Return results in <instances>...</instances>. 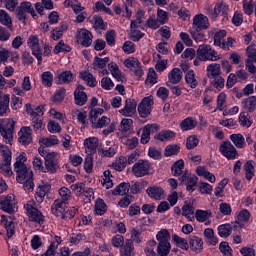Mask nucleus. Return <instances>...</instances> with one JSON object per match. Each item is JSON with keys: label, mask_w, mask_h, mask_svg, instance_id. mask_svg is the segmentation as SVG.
Here are the masks:
<instances>
[{"label": "nucleus", "mask_w": 256, "mask_h": 256, "mask_svg": "<svg viewBox=\"0 0 256 256\" xmlns=\"http://www.w3.org/2000/svg\"><path fill=\"white\" fill-rule=\"evenodd\" d=\"M27 161V154L21 152L20 155L16 158L14 163V171L16 173L17 183L29 185V189H33V171H29L25 162Z\"/></svg>", "instance_id": "f257e3e1"}, {"label": "nucleus", "mask_w": 256, "mask_h": 256, "mask_svg": "<svg viewBox=\"0 0 256 256\" xmlns=\"http://www.w3.org/2000/svg\"><path fill=\"white\" fill-rule=\"evenodd\" d=\"M153 173H155V169H153V164H151L149 160L139 159L132 166V174L134 177H147L149 175H153Z\"/></svg>", "instance_id": "f03ea898"}, {"label": "nucleus", "mask_w": 256, "mask_h": 256, "mask_svg": "<svg viewBox=\"0 0 256 256\" xmlns=\"http://www.w3.org/2000/svg\"><path fill=\"white\" fill-rule=\"evenodd\" d=\"M13 133H15V122L13 118H5L0 121V134L4 143L11 145L13 143Z\"/></svg>", "instance_id": "7ed1b4c3"}, {"label": "nucleus", "mask_w": 256, "mask_h": 256, "mask_svg": "<svg viewBox=\"0 0 256 256\" xmlns=\"http://www.w3.org/2000/svg\"><path fill=\"white\" fill-rule=\"evenodd\" d=\"M196 55L202 58L203 62L219 61V59H221V56H219V54L215 51V49H213L209 44L199 45L196 51Z\"/></svg>", "instance_id": "20e7f679"}, {"label": "nucleus", "mask_w": 256, "mask_h": 256, "mask_svg": "<svg viewBox=\"0 0 256 256\" xmlns=\"http://www.w3.org/2000/svg\"><path fill=\"white\" fill-rule=\"evenodd\" d=\"M219 152L227 161H235V159L239 158V151H237V148L229 140H225L220 144Z\"/></svg>", "instance_id": "39448f33"}, {"label": "nucleus", "mask_w": 256, "mask_h": 256, "mask_svg": "<svg viewBox=\"0 0 256 256\" xmlns=\"http://www.w3.org/2000/svg\"><path fill=\"white\" fill-rule=\"evenodd\" d=\"M27 13H29L34 19L39 18V16L35 13V9L33 8L31 2H22L16 9V17L18 21L25 23L27 20Z\"/></svg>", "instance_id": "423d86ee"}, {"label": "nucleus", "mask_w": 256, "mask_h": 256, "mask_svg": "<svg viewBox=\"0 0 256 256\" xmlns=\"http://www.w3.org/2000/svg\"><path fill=\"white\" fill-rule=\"evenodd\" d=\"M153 105H155V101L153 100L152 95L144 97L138 105L139 116L142 119H147L153 111Z\"/></svg>", "instance_id": "0eeeda50"}, {"label": "nucleus", "mask_w": 256, "mask_h": 256, "mask_svg": "<svg viewBox=\"0 0 256 256\" xmlns=\"http://www.w3.org/2000/svg\"><path fill=\"white\" fill-rule=\"evenodd\" d=\"M24 209L31 221L38 223V225L45 223V216L39 209L35 208L32 203L24 204Z\"/></svg>", "instance_id": "6e6552de"}, {"label": "nucleus", "mask_w": 256, "mask_h": 256, "mask_svg": "<svg viewBox=\"0 0 256 256\" xmlns=\"http://www.w3.org/2000/svg\"><path fill=\"white\" fill-rule=\"evenodd\" d=\"M211 27V23H209V17L205 14H196L193 17L192 22V30L193 31H207Z\"/></svg>", "instance_id": "1a4fd4ad"}, {"label": "nucleus", "mask_w": 256, "mask_h": 256, "mask_svg": "<svg viewBox=\"0 0 256 256\" xmlns=\"http://www.w3.org/2000/svg\"><path fill=\"white\" fill-rule=\"evenodd\" d=\"M179 181L180 185H186V191H188V193H193L197 183H199V177H197V175L189 176L186 171L179 177Z\"/></svg>", "instance_id": "9d476101"}, {"label": "nucleus", "mask_w": 256, "mask_h": 256, "mask_svg": "<svg viewBox=\"0 0 256 256\" xmlns=\"http://www.w3.org/2000/svg\"><path fill=\"white\" fill-rule=\"evenodd\" d=\"M76 39L77 43L82 47H91V45H93V34L86 28L77 30Z\"/></svg>", "instance_id": "9b49d317"}, {"label": "nucleus", "mask_w": 256, "mask_h": 256, "mask_svg": "<svg viewBox=\"0 0 256 256\" xmlns=\"http://www.w3.org/2000/svg\"><path fill=\"white\" fill-rule=\"evenodd\" d=\"M0 209L8 215L15 213V197L13 195H7L0 200Z\"/></svg>", "instance_id": "f8f14e48"}, {"label": "nucleus", "mask_w": 256, "mask_h": 256, "mask_svg": "<svg viewBox=\"0 0 256 256\" xmlns=\"http://www.w3.org/2000/svg\"><path fill=\"white\" fill-rule=\"evenodd\" d=\"M159 131L158 124H147L143 127L140 143L147 145L151 139V133H157Z\"/></svg>", "instance_id": "ddd939ff"}, {"label": "nucleus", "mask_w": 256, "mask_h": 256, "mask_svg": "<svg viewBox=\"0 0 256 256\" xmlns=\"http://www.w3.org/2000/svg\"><path fill=\"white\" fill-rule=\"evenodd\" d=\"M123 117H133L137 113V101L126 99L125 106L119 111Z\"/></svg>", "instance_id": "4468645a"}, {"label": "nucleus", "mask_w": 256, "mask_h": 256, "mask_svg": "<svg viewBox=\"0 0 256 256\" xmlns=\"http://www.w3.org/2000/svg\"><path fill=\"white\" fill-rule=\"evenodd\" d=\"M87 93L85 92V86L78 85L74 90V102L78 107H83L87 103Z\"/></svg>", "instance_id": "2eb2a0df"}, {"label": "nucleus", "mask_w": 256, "mask_h": 256, "mask_svg": "<svg viewBox=\"0 0 256 256\" xmlns=\"http://www.w3.org/2000/svg\"><path fill=\"white\" fill-rule=\"evenodd\" d=\"M18 135V141L21 143V145L27 146L33 141V137L31 136V127L29 126L22 127L18 132Z\"/></svg>", "instance_id": "dca6fc26"}, {"label": "nucleus", "mask_w": 256, "mask_h": 256, "mask_svg": "<svg viewBox=\"0 0 256 256\" xmlns=\"http://www.w3.org/2000/svg\"><path fill=\"white\" fill-rule=\"evenodd\" d=\"M188 247L196 254L201 253L203 251V239L199 236H190L188 238Z\"/></svg>", "instance_id": "f3484780"}, {"label": "nucleus", "mask_w": 256, "mask_h": 256, "mask_svg": "<svg viewBox=\"0 0 256 256\" xmlns=\"http://www.w3.org/2000/svg\"><path fill=\"white\" fill-rule=\"evenodd\" d=\"M146 193L154 201H161L165 197V190L160 186H150L147 188Z\"/></svg>", "instance_id": "a211bd4d"}, {"label": "nucleus", "mask_w": 256, "mask_h": 256, "mask_svg": "<svg viewBox=\"0 0 256 256\" xmlns=\"http://www.w3.org/2000/svg\"><path fill=\"white\" fill-rule=\"evenodd\" d=\"M84 147L88 155H95L97 147H99V139L97 137H89L84 140Z\"/></svg>", "instance_id": "6ab92c4d"}, {"label": "nucleus", "mask_w": 256, "mask_h": 256, "mask_svg": "<svg viewBox=\"0 0 256 256\" xmlns=\"http://www.w3.org/2000/svg\"><path fill=\"white\" fill-rule=\"evenodd\" d=\"M1 223H2V225H4V227L7 231L8 239H11V237H13V235H15V222H13V219H11V217L2 215Z\"/></svg>", "instance_id": "aec40b11"}, {"label": "nucleus", "mask_w": 256, "mask_h": 256, "mask_svg": "<svg viewBox=\"0 0 256 256\" xmlns=\"http://www.w3.org/2000/svg\"><path fill=\"white\" fill-rule=\"evenodd\" d=\"M57 79V85H69L70 83H73L75 75H73L71 70H65L58 74Z\"/></svg>", "instance_id": "412c9836"}, {"label": "nucleus", "mask_w": 256, "mask_h": 256, "mask_svg": "<svg viewBox=\"0 0 256 256\" xmlns=\"http://www.w3.org/2000/svg\"><path fill=\"white\" fill-rule=\"evenodd\" d=\"M55 157H57L55 152H49L44 157L45 167L48 173H57V164H55Z\"/></svg>", "instance_id": "4be33fe9"}, {"label": "nucleus", "mask_w": 256, "mask_h": 256, "mask_svg": "<svg viewBox=\"0 0 256 256\" xmlns=\"http://www.w3.org/2000/svg\"><path fill=\"white\" fill-rule=\"evenodd\" d=\"M60 198L56 199V205H69L71 199V190L65 186L61 187L58 191Z\"/></svg>", "instance_id": "5701e85b"}, {"label": "nucleus", "mask_w": 256, "mask_h": 256, "mask_svg": "<svg viewBox=\"0 0 256 256\" xmlns=\"http://www.w3.org/2000/svg\"><path fill=\"white\" fill-rule=\"evenodd\" d=\"M181 79H183V71L180 68H173L168 73V81L166 83H170V85H177L181 83Z\"/></svg>", "instance_id": "b1692460"}, {"label": "nucleus", "mask_w": 256, "mask_h": 256, "mask_svg": "<svg viewBox=\"0 0 256 256\" xmlns=\"http://www.w3.org/2000/svg\"><path fill=\"white\" fill-rule=\"evenodd\" d=\"M241 105L244 112L246 113H255L256 109V96H249L247 98H244L241 102Z\"/></svg>", "instance_id": "393cba45"}, {"label": "nucleus", "mask_w": 256, "mask_h": 256, "mask_svg": "<svg viewBox=\"0 0 256 256\" xmlns=\"http://www.w3.org/2000/svg\"><path fill=\"white\" fill-rule=\"evenodd\" d=\"M198 122L193 117H187L179 124L181 131H193L197 127Z\"/></svg>", "instance_id": "a878e982"}, {"label": "nucleus", "mask_w": 256, "mask_h": 256, "mask_svg": "<svg viewBox=\"0 0 256 256\" xmlns=\"http://www.w3.org/2000/svg\"><path fill=\"white\" fill-rule=\"evenodd\" d=\"M67 29H69V25H67V23L65 22H62L58 27L52 30V39L54 41H59V39L63 37V34L65 33V31H67Z\"/></svg>", "instance_id": "bb28decb"}, {"label": "nucleus", "mask_w": 256, "mask_h": 256, "mask_svg": "<svg viewBox=\"0 0 256 256\" xmlns=\"http://www.w3.org/2000/svg\"><path fill=\"white\" fill-rule=\"evenodd\" d=\"M191 215H195V206H193V203L185 201L182 206V217H186L189 221H193L195 218H191Z\"/></svg>", "instance_id": "cd10ccee"}, {"label": "nucleus", "mask_w": 256, "mask_h": 256, "mask_svg": "<svg viewBox=\"0 0 256 256\" xmlns=\"http://www.w3.org/2000/svg\"><path fill=\"white\" fill-rule=\"evenodd\" d=\"M80 77L82 78V81L86 82V85L88 87H97V78L93 76V74L89 71H82L80 72Z\"/></svg>", "instance_id": "c85d7f7f"}, {"label": "nucleus", "mask_w": 256, "mask_h": 256, "mask_svg": "<svg viewBox=\"0 0 256 256\" xmlns=\"http://www.w3.org/2000/svg\"><path fill=\"white\" fill-rule=\"evenodd\" d=\"M183 169H185V161H183V159L177 160L171 166L172 175L174 177H182Z\"/></svg>", "instance_id": "c756f323"}, {"label": "nucleus", "mask_w": 256, "mask_h": 256, "mask_svg": "<svg viewBox=\"0 0 256 256\" xmlns=\"http://www.w3.org/2000/svg\"><path fill=\"white\" fill-rule=\"evenodd\" d=\"M175 135V131L173 130H162L154 136V139L163 143L165 141H171V139H174Z\"/></svg>", "instance_id": "7c9ffc66"}, {"label": "nucleus", "mask_w": 256, "mask_h": 256, "mask_svg": "<svg viewBox=\"0 0 256 256\" xmlns=\"http://www.w3.org/2000/svg\"><path fill=\"white\" fill-rule=\"evenodd\" d=\"M245 177L247 181H251L255 177V161L248 160L244 164Z\"/></svg>", "instance_id": "2f4dec72"}, {"label": "nucleus", "mask_w": 256, "mask_h": 256, "mask_svg": "<svg viewBox=\"0 0 256 256\" xmlns=\"http://www.w3.org/2000/svg\"><path fill=\"white\" fill-rule=\"evenodd\" d=\"M135 251V246L133 245V240L126 239L125 243L120 249V256H131V254Z\"/></svg>", "instance_id": "473e14b6"}, {"label": "nucleus", "mask_w": 256, "mask_h": 256, "mask_svg": "<svg viewBox=\"0 0 256 256\" xmlns=\"http://www.w3.org/2000/svg\"><path fill=\"white\" fill-rule=\"evenodd\" d=\"M230 141L237 149H245V137L241 133L230 135Z\"/></svg>", "instance_id": "72a5a7b5"}, {"label": "nucleus", "mask_w": 256, "mask_h": 256, "mask_svg": "<svg viewBox=\"0 0 256 256\" xmlns=\"http://www.w3.org/2000/svg\"><path fill=\"white\" fill-rule=\"evenodd\" d=\"M10 96L8 94H5L3 96V93L0 92V117H3L7 111H9V101Z\"/></svg>", "instance_id": "f704fd0d"}, {"label": "nucleus", "mask_w": 256, "mask_h": 256, "mask_svg": "<svg viewBox=\"0 0 256 256\" xmlns=\"http://www.w3.org/2000/svg\"><path fill=\"white\" fill-rule=\"evenodd\" d=\"M185 81L190 89H197V86L199 85V81H197V78H195V71L193 70H189L186 73Z\"/></svg>", "instance_id": "c9c22d12"}, {"label": "nucleus", "mask_w": 256, "mask_h": 256, "mask_svg": "<svg viewBox=\"0 0 256 256\" xmlns=\"http://www.w3.org/2000/svg\"><path fill=\"white\" fill-rule=\"evenodd\" d=\"M207 75L209 79H215L221 76V65L210 64L207 66Z\"/></svg>", "instance_id": "e433bc0d"}, {"label": "nucleus", "mask_w": 256, "mask_h": 256, "mask_svg": "<svg viewBox=\"0 0 256 256\" xmlns=\"http://www.w3.org/2000/svg\"><path fill=\"white\" fill-rule=\"evenodd\" d=\"M66 96H67V90L65 89V87H61L54 92L52 96V102L56 104L63 103Z\"/></svg>", "instance_id": "4c0bfd02"}, {"label": "nucleus", "mask_w": 256, "mask_h": 256, "mask_svg": "<svg viewBox=\"0 0 256 256\" xmlns=\"http://www.w3.org/2000/svg\"><path fill=\"white\" fill-rule=\"evenodd\" d=\"M0 23L8 29H13V21L11 20V16L3 9H0Z\"/></svg>", "instance_id": "58836bf2"}, {"label": "nucleus", "mask_w": 256, "mask_h": 256, "mask_svg": "<svg viewBox=\"0 0 256 256\" xmlns=\"http://www.w3.org/2000/svg\"><path fill=\"white\" fill-rule=\"evenodd\" d=\"M94 211L95 215H105V213H107V204L105 203V200L98 198L95 201Z\"/></svg>", "instance_id": "ea45409f"}, {"label": "nucleus", "mask_w": 256, "mask_h": 256, "mask_svg": "<svg viewBox=\"0 0 256 256\" xmlns=\"http://www.w3.org/2000/svg\"><path fill=\"white\" fill-rule=\"evenodd\" d=\"M227 37V31L226 30H218L214 34V45L215 47H221L223 46V43H225V38Z\"/></svg>", "instance_id": "a19ab883"}, {"label": "nucleus", "mask_w": 256, "mask_h": 256, "mask_svg": "<svg viewBox=\"0 0 256 256\" xmlns=\"http://www.w3.org/2000/svg\"><path fill=\"white\" fill-rule=\"evenodd\" d=\"M131 188V184L127 182H121L118 186L114 188L112 191L113 195H127L129 193V189Z\"/></svg>", "instance_id": "79ce46f5"}, {"label": "nucleus", "mask_w": 256, "mask_h": 256, "mask_svg": "<svg viewBox=\"0 0 256 256\" xmlns=\"http://www.w3.org/2000/svg\"><path fill=\"white\" fill-rule=\"evenodd\" d=\"M169 253H171V242H158L157 254L167 256Z\"/></svg>", "instance_id": "37998d69"}, {"label": "nucleus", "mask_w": 256, "mask_h": 256, "mask_svg": "<svg viewBox=\"0 0 256 256\" xmlns=\"http://www.w3.org/2000/svg\"><path fill=\"white\" fill-rule=\"evenodd\" d=\"M181 146L179 144H169L164 150V157H173V155H179Z\"/></svg>", "instance_id": "c03bdc74"}, {"label": "nucleus", "mask_w": 256, "mask_h": 256, "mask_svg": "<svg viewBox=\"0 0 256 256\" xmlns=\"http://www.w3.org/2000/svg\"><path fill=\"white\" fill-rule=\"evenodd\" d=\"M65 207H67V205L65 204L57 205V201L54 200V203L51 206L52 215H55V217H61V219H63V215L65 213Z\"/></svg>", "instance_id": "a18cd8bd"}, {"label": "nucleus", "mask_w": 256, "mask_h": 256, "mask_svg": "<svg viewBox=\"0 0 256 256\" xmlns=\"http://www.w3.org/2000/svg\"><path fill=\"white\" fill-rule=\"evenodd\" d=\"M40 79L44 87H53V73L51 71L43 72Z\"/></svg>", "instance_id": "49530a36"}, {"label": "nucleus", "mask_w": 256, "mask_h": 256, "mask_svg": "<svg viewBox=\"0 0 256 256\" xmlns=\"http://www.w3.org/2000/svg\"><path fill=\"white\" fill-rule=\"evenodd\" d=\"M239 123L241 127H251L253 125V119L249 116V112H241L239 115Z\"/></svg>", "instance_id": "de8ad7c7"}, {"label": "nucleus", "mask_w": 256, "mask_h": 256, "mask_svg": "<svg viewBox=\"0 0 256 256\" xmlns=\"http://www.w3.org/2000/svg\"><path fill=\"white\" fill-rule=\"evenodd\" d=\"M211 217V210L197 209L195 212V218L198 223H205L207 219Z\"/></svg>", "instance_id": "09e8293b"}, {"label": "nucleus", "mask_w": 256, "mask_h": 256, "mask_svg": "<svg viewBox=\"0 0 256 256\" xmlns=\"http://www.w3.org/2000/svg\"><path fill=\"white\" fill-rule=\"evenodd\" d=\"M233 233V226L229 223L221 224L218 226L219 237H229Z\"/></svg>", "instance_id": "8fccbe9b"}, {"label": "nucleus", "mask_w": 256, "mask_h": 256, "mask_svg": "<svg viewBox=\"0 0 256 256\" xmlns=\"http://www.w3.org/2000/svg\"><path fill=\"white\" fill-rule=\"evenodd\" d=\"M110 60L111 59L109 57L100 58L99 56H95L93 69H106Z\"/></svg>", "instance_id": "3c124183"}, {"label": "nucleus", "mask_w": 256, "mask_h": 256, "mask_svg": "<svg viewBox=\"0 0 256 256\" xmlns=\"http://www.w3.org/2000/svg\"><path fill=\"white\" fill-rule=\"evenodd\" d=\"M53 53L54 55H59V53H71V46L65 44L63 40H60L54 47Z\"/></svg>", "instance_id": "603ef678"}, {"label": "nucleus", "mask_w": 256, "mask_h": 256, "mask_svg": "<svg viewBox=\"0 0 256 256\" xmlns=\"http://www.w3.org/2000/svg\"><path fill=\"white\" fill-rule=\"evenodd\" d=\"M108 70L110 71L114 79H117V81H121L122 74H121V70L119 69V65H117V63L115 62L108 63Z\"/></svg>", "instance_id": "864d4df0"}, {"label": "nucleus", "mask_w": 256, "mask_h": 256, "mask_svg": "<svg viewBox=\"0 0 256 256\" xmlns=\"http://www.w3.org/2000/svg\"><path fill=\"white\" fill-rule=\"evenodd\" d=\"M92 24H93V29H95V31L99 29L101 31H105V29H107V26L105 25V21L103 20L102 16L94 15Z\"/></svg>", "instance_id": "5fc2aeb1"}, {"label": "nucleus", "mask_w": 256, "mask_h": 256, "mask_svg": "<svg viewBox=\"0 0 256 256\" xmlns=\"http://www.w3.org/2000/svg\"><path fill=\"white\" fill-rule=\"evenodd\" d=\"M172 240L174 241V243H176V245L180 249H183L184 251L189 250V242H187V240L185 238H181V236L174 234L172 236Z\"/></svg>", "instance_id": "6e6d98bb"}, {"label": "nucleus", "mask_w": 256, "mask_h": 256, "mask_svg": "<svg viewBox=\"0 0 256 256\" xmlns=\"http://www.w3.org/2000/svg\"><path fill=\"white\" fill-rule=\"evenodd\" d=\"M113 169L115 171H124L125 167H127V156H120L114 163H112Z\"/></svg>", "instance_id": "4d7b16f0"}, {"label": "nucleus", "mask_w": 256, "mask_h": 256, "mask_svg": "<svg viewBox=\"0 0 256 256\" xmlns=\"http://www.w3.org/2000/svg\"><path fill=\"white\" fill-rule=\"evenodd\" d=\"M156 239H157L158 243H170L169 240L171 239V234L169 233V230L161 229L157 233Z\"/></svg>", "instance_id": "13d9d810"}, {"label": "nucleus", "mask_w": 256, "mask_h": 256, "mask_svg": "<svg viewBox=\"0 0 256 256\" xmlns=\"http://www.w3.org/2000/svg\"><path fill=\"white\" fill-rule=\"evenodd\" d=\"M198 191L201 195H211L213 193V186L207 182L200 181Z\"/></svg>", "instance_id": "bf43d9fd"}, {"label": "nucleus", "mask_w": 256, "mask_h": 256, "mask_svg": "<svg viewBox=\"0 0 256 256\" xmlns=\"http://www.w3.org/2000/svg\"><path fill=\"white\" fill-rule=\"evenodd\" d=\"M133 127V119L131 118H123L120 123V131L122 133H128Z\"/></svg>", "instance_id": "052dcab7"}, {"label": "nucleus", "mask_w": 256, "mask_h": 256, "mask_svg": "<svg viewBox=\"0 0 256 256\" xmlns=\"http://www.w3.org/2000/svg\"><path fill=\"white\" fill-rule=\"evenodd\" d=\"M219 251L222 253L224 256H233V248L229 246V242H221L219 244Z\"/></svg>", "instance_id": "680f3d73"}, {"label": "nucleus", "mask_w": 256, "mask_h": 256, "mask_svg": "<svg viewBox=\"0 0 256 256\" xmlns=\"http://www.w3.org/2000/svg\"><path fill=\"white\" fill-rule=\"evenodd\" d=\"M197 145H199V138L197 135H191L186 139V149H188V151L195 149Z\"/></svg>", "instance_id": "e2e57ef3"}, {"label": "nucleus", "mask_w": 256, "mask_h": 256, "mask_svg": "<svg viewBox=\"0 0 256 256\" xmlns=\"http://www.w3.org/2000/svg\"><path fill=\"white\" fill-rule=\"evenodd\" d=\"M157 20L158 23H160V25H165V23H167L169 21V14L167 13V11L158 8L157 9Z\"/></svg>", "instance_id": "0e129e2a"}, {"label": "nucleus", "mask_w": 256, "mask_h": 256, "mask_svg": "<svg viewBox=\"0 0 256 256\" xmlns=\"http://www.w3.org/2000/svg\"><path fill=\"white\" fill-rule=\"evenodd\" d=\"M79 209L75 206H70L67 211L64 210V214L62 215V219L67 221V219H73L75 215H77Z\"/></svg>", "instance_id": "69168bd1"}, {"label": "nucleus", "mask_w": 256, "mask_h": 256, "mask_svg": "<svg viewBox=\"0 0 256 256\" xmlns=\"http://www.w3.org/2000/svg\"><path fill=\"white\" fill-rule=\"evenodd\" d=\"M124 65L125 67H127V69H136V67H139V65H141V62H139V59L135 57H130L125 59Z\"/></svg>", "instance_id": "338daca9"}, {"label": "nucleus", "mask_w": 256, "mask_h": 256, "mask_svg": "<svg viewBox=\"0 0 256 256\" xmlns=\"http://www.w3.org/2000/svg\"><path fill=\"white\" fill-rule=\"evenodd\" d=\"M246 55L248 57L246 61H251L252 63H256V49L253 46H248L246 48Z\"/></svg>", "instance_id": "774afa93"}]
</instances>
